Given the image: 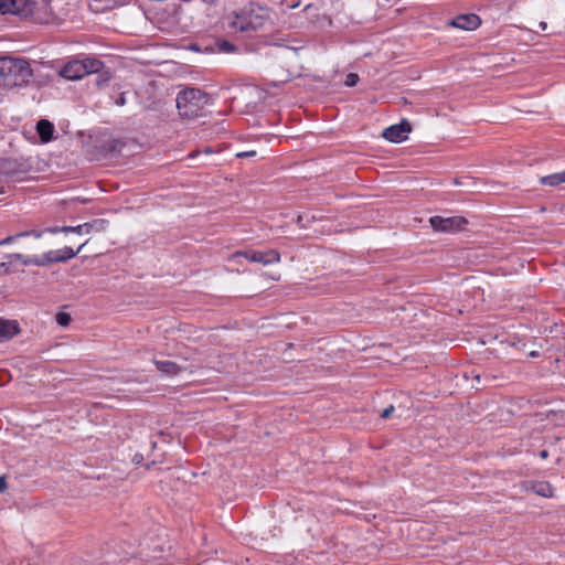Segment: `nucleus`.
<instances>
[{"label":"nucleus","instance_id":"nucleus-27","mask_svg":"<svg viewBox=\"0 0 565 565\" xmlns=\"http://www.w3.org/2000/svg\"><path fill=\"white\" fill-rule=\"evenodd\" d=\"M7 489H8L7 476L2 475V476H0V492H4Z\"/></svg>","mask_w":565,"mask_h":565},{"label":"nucleus","instance_id":"nucleus-33","mask_svg":"<svg viewBox=\"0 0 565 565\" xmlns=\"http://www.w3.org/2000/svg\"><path fill=\"white\" fill-rule=\"evenodd\" d=\"M296 222H297V224H298L299 226H301V227H302V226H305V225H303V216H302V215H298V217H297Z\"/></svg>","mask_w":565,"mask_h":565},{"label":"nucleus","instance_id":"nucleus-32","mask_svg":"<svg viewBox=\"0 0 565 565\" xmlns=\"http://www.w3.org/2000/svg\"><path fill=\"white\" fill-rule=\"evenodd\" d=\"M74 227L75 226H62L61 227V232H63V233H71V232L74 233Z\"/></svg>","mask_w":565,"mask_h":565},{"label":"nucleus","instance_id":"nucleus-24","mask_svg":"<svg viewBox=\"0 0 565 565\" xmlns=\"http://www.w3.org/2000/svg\"><path fill=\"white\" fill-rule=\"evenodd\" d=\"M359 75L355 74V73H349L345 77V82L344 84L348 86V87H352V86H355L358 83H359Z\"/></svg>","mask_w":565,"mask_h":565},{"label":"nucleus","instance_id":"nucleus-12","mask_svg":"<svg viewBox=\"0 0 565 565\" xmlns=\"http://www.w3.org/2000/svg\"><path fill=\"white\" fill-rule=\"evenodd\" d=\"M107 222L105 220H94L74 227V233L89 234L90 232H102L105 230Z\"/></svg>","mask_w":565,"mask_h":565},{"label":"nucleus","instance_id":"nucleus-7","mask_svg":"<svg viewBox=\"0 0 565 565\" xmlns=\"http://www.w3.org/2000/svg\"><path fill=\"white\" fill-rule=\"evenodd\" d=\"M411 131V124L406 119H403L399 124L385 128L382 132V137L391 142L398 143L406 140Z\"/></svg>","mask_w":565,"mask_h":565},{"label":"nucleus","instance_id":"nucleus-25","mask_svg":"<svg viewBox=\"0 0 565 565\" xmlns=\"http://www.w3.org/2000/svg\"><path fill=\"white\" fill-rule=\"evenodd\" d=\"M393 412H394V406H392V405L384 408L383 412L381 413V418H383V419L388 418Z\"/></svg>","mask_w":565,"mask_h":565},{"label":"nucleus","instance_id":"nucleus-3","mask_svg":"<svg viewBox=\"0 0 565 565\" xmlns=\"http://www.w3.org/2000/svg\"><path fill=\"white\" fill-rule=\"evenodd\" d=\"M19 9L18 15H21L24 19H30L35 23H49L53 19V12L49 0H25V3H21Z\"/></svg>","mask_w":565,"mask_h":565},{"label":"nucleus","instance_id":"nucleus-6","mask_svg":"<svg viewBox=\"0 0 565 565\" xmlns=\"http://www.w3.org/2000/svg\"><path fill=\"white\" fill-rule=\"evenodd\" d=\"M87 242L83 243L76 250L72 247H64L56 250H50L43 254L41 257V267L49 266L54 263H62L75 257L82 248L86 245Z\"/></svg>","mask_w":565,"mask_h":565},{"label":"nucleus","instance_id":"nucleus-36","mask_svg":"<svg viewBox=\"0 0 565 565\" xmlns=\"http://www.w3.org/2000/svg\"><path fill=\"white\" fill-rule=\"evenodd\" d=\"M200 151H192L191 153H189V158H195L196 156H199Z\"/></svg>","mask_w":565,"mask_h":565},{"label":"nucleus","instance_id":"nucleus-15","mask_svg":"<svg viewBox=\"0 0 565 565\" xmlns=\"http://www.w3.org/2000/svg\"><path fill=\"white\" fill-rule=\"evenodd\" d=\"M25 3V0H0V13L19 14V6Z\"/></svg>","mask_w":565,"mask_h":565},{"label":"nucleus","instance_id":"nucleus-17","mask_svg":"<svg viewBox=\"0 0 565 565\" xmlns=\"http://www.w3.org/2000/svg\"><path fill=\"white\" fill-rule=\"evenodd\" d=\"M83 66H85V71H87V75L90 73H97L103 67V62L95 57H86L82 60Z\"/></svg>","mask_w":565,"mask_h":565},{"label":"nucleus","instance_id":"nucleus-16","mask_svg":"<svg viewBox=\"0 0 565 565\" xmlns=\"http://www.w3.org/2000/svg\"><path fill=\"white\" fill-rule=\"evenodd\" d=\"M540 183L542 185L548 186H557L562 183H565V171L542 177L540 179Z\"/></svg>","mask_w":565,"mask_h":565},{"label":"nucleus","instance_id":"nucleus-29","mask_svg":"<svg viewBox=\"0 0 565 565\" xmlns=\"http://www.w3.org/2000/svg\"><path fill=\"white\" fill-rule=\"evenodd\" d=\"M9 271V266L7 262L0 263V276L7 274Z\"/></svg>","mask_w":565,"mask_h":565},{"label":"nucleus","instance_id":"nucleus-11","mask_svg":"<svg viewBox=\"0 0 565 565\" xmlns=\"http://www.w3.org/2000/svg\"><path fill=\"white\" fill-rule=\"evenodd\" d=\"M20 332L17 321L0 319V342L12 339Z\"/></svg>","mask_w":565,"mask_h":565},{"label":"nucleus","instance_id":"nucleus-18","mask_svg":"<svg viewBox=\"0 0 565 565\" xmlns=\"http://www.w3.org/2000/svg\"><path fill=\"white\" fill-rule=\"evenodd\" d=\"M237 256H244L252 263H260L265 265V259L263 258V252L259 250H246L236 254Z\"/></svg>","mask_w":565,"mask_h":565},{"label":"nucleus","instance_id":"nucleus-20","mask_svg":"<svg viewBox=\"0 0 565 565\" xmlns=\"http://www.w3.org/2000/svg\"><path fill=\"white\" fill-rule=\"evenodd\" d=\"M215 46L220 52L223 53H234L237 51V47L227 40H217L215 42Z\"/></svg>","mask_w":565,"mask_h":565},{"label":"nucleus","instance_id":"nucleus-30","mask_svg":"<svg viewBox=\"0 0 565 565\" xmlns=\"http://www.w3.org/2000/svg\"><path fill=\"white\" fill-rule=\"evenodd\" d=\"M95 2H98V3H105L104 8H109L111 6V3H115L116 0H94Z\"/></svg>","mask_w":565,"mask_h":565},{"label":"nucleus","instance_id":"nucleus-28","mask_svg":"<svg viewBox=\"0 0 565 565\" xmlns=\"http://www.w3.org/2000/svg\"><path fill=\"white\" fill-rule=\"evenodd\" d=\"M256 154V151L252 150V151H244V152H238L236 154L237 158H248V157H254Z\"/></svg>","mask_w":565,"mask_h":565},{"label":"nucleus","instance_id":"nucleus-35","mask_svg":"<svg viewBox=\"0 0 565 565\" xmlns=\"http://www.w3.org/2000/svg\"><path fill=\"white\" fill-rule=\"evenodd\" d=\"M116 104H117V105L122 106V105L125 104V98H124V96H120V97L117 99Z\"/></svg>","mask_w":565,"mask_h":565},{"label":"nucleus","instance_id":"nucleus-2","mask_svg":"<svg viewBox=\"0 0 565 565\" xmlns=\"http://www.w3.org/2000/svg\"><path fill=\"white\" fill-rule=\"evenodd\" d=\"M175 102L180 116L196 118L210 103V97L200 88L189 87L178 94Z\"/></svg>","mask_w":565,"mask_h":565},{"label":"nucleus","instance_id":"nucleus-1","mask_svg":"<svg viewBox=\"0 0 565 565\" xmlns=\"http://www.w3.org/2000/svg\"><path fill=\"white\" fill-rule=\"evenodd\" d=\"M33 77L29 60L24 57H0V85L9 88L26 86Z\"/></svg>","mask_w":565,"mask_h":565},{"label":"nucleus","instance_id":"nucleus-37","mask_svg":"<svg viewBox=\"0 0 565 565\" xmlns=\"http://www.w3.org/2000/svg\"><path fill=\"white\" fill-rule=\"evenodd\" d=\"M530 356L536 358V356H539V352L537 351H532V352H530Z\"/></svg>","mask_w":565,"mask_h":565},{"label":"nucleus","instance_id":"nucleus-14","mask_svg":"<svg viewBox=\"0 0 565 565\" xmlns=\"http://www.w3.org/2000/svg\"><path fill=\"white\" fill-rule=\"evenodd\" d=\"M6 258L9 260L8 263L18 260V262H21L25 266L35 265V266L41 267V257L40 256L29 257L21 253H14V254L7 255Z\"/></svg>","mask_w":565,"mask_h":565},{"label":"nucleus","instance_id":"nucleus-5","mask_svg":"<svg viewBox=\"0 0 565 565\" xmlns=\"http://www.w3.org/2000/svg\"><path fill=\"white\" fill-rule=\"evenodd\" d=\"M431 227L437 232H456L461 231L468 224V221L463 216H433L429 218Z\"/></svg>","mask_w":565,"mask_h":565},{"label":"nucleus","instance_id":"nucleus-21","mask_svg":"<svg viewBox=\"0 0 565 565\" xmlns=\"http://www.w3.org/2000/svg\"><path fill=\"white\" fill-rule=\"evenodd\" d=\"M263 258L265 259V265L275 264L280 262V254L276 249H269L263 252Z\"/></svg>","mask_w":565,"mask_h":565},{"label":"nucleus","instance_id":"nucleus-34","mask_svg":"<svg viewBox=\"0 0 565 565\" xmlns=\"http://www.w3.org/2000/svg\"><path fill=\"white\" fill-rule=\"evenodd\" d=\"M539 26H540V29H541L542 31H545V30L547 29V23H546V22H544V21H542V22H540V23H539Z\"/></svg>","mask_w":565,"mask_h":565},{"label":"nucleus","instance_id":"nucleus-26","mask_svg":"<svg viewBox=\"0 0 565 565\" xmlns=\"http://www.w3.org/2000/svg\"><path fill=\"white\" fill-rule=\"evenodd\" d=\"M20 236L17 235H11V236H8L6 237L4 239L0 241V246H3V245H8L12 242H14L17 238H19Z\"/></svg>","mask_w":565,"mask_h":565},{"label":"nucleus","instance_id":"nucleus-13","mask_svg":"<svg viewBox=\"0 0 565 565\" xmlns=\"http://www.w3.org/2000/svg\"><path fill=\"white\" fill-rule=\"evenodd\" d=\"M54 130V125L47 119H41L36 124V131L42 142L51 141L53 138Z\"/></svg>","mask_w":565,"mask_h":565},{"label":"nucleus","instance_id":"nucleus-10","mask_svg":"<svg viewBox=\"0 0 565 565\" xmlns=\"http://www.w3.org/2000/svg\"><path fill=\"white\" fill-rule=\"evenodd\" d=\"M153 363L157 370L167 376H175L184 370L182 366L170 360L153 359Z\"/></svg>","mask_w":565,"mask_h":565},{"label":"nucleus","instance_id":"nucleus-4","mask_svg":"<svg viewBox=\"0 0 565 565\" xmlns=\"http://www.w3.org/2000/svg\"><path fill=\"white\" fill-rule=\"evenodd\" d=\"M227 20V28L234 32H252L263 25L262 19L258 15H254L252 10H243L239 13L234 12Z\"/></svg>","mask_w":565,"mask_h":565},{"label":"nucleus","instance_id":"nucleus-22","mask_svg":"<svg viewBox=\"0 0 565 565\" xmlns=\"http://www.w3.org/2000/svg\"><path fill=\"white\" fill-rule=\"evenodd\" d=\"M43 234H45V230H31V231L18 233V236H22V237L33 236L35 238H40V237H42Z\"/></svg>","mask_w":565,"mask_h":565},{"label":"nucleus","instance_id":"nucleus-38","mask_svg":"<svg viewBox=\"0 0 565 565\" xmlns=\"http://www.w3.org/2000/svg\"><path fill=\"white\" fill-rule=\"evenodd\" d=\"M540 455H541L542 458H546L547 457V451L546 450H542Z\"/></svg>","mask_w":565,"mask_h":565},{"label":"nucleus","instance_id":"nucleus-8","mask_svg":"<svg viewBox=\"0 0 565 565\" xmlns=\"http://www.w3.org/2000/svg\"><path fill=\"white\" fill-rule=\"evenodd\" d=\"M448 24L457 29L473 31L480 26L481 19L475 13H465L455 17L448 22Z\"/></svg>","mask_w":565,"mask_h":565},{"label":"nucleus","instance_id":"nucleus-19","mask_svg":"<svg viewBox=\"0 0 565 565\" xmlns=\"http://www.w3.org/2000/svg\"><path fill=\"white\" fill-rule=\"evenodd\" d=\"M533 490L536 494L548 498L553 495V489L552 487L546 482H539L533 486Z\"/></svg>","mask_w":565,"mask_h":565},{"label":"nucleus","instance_id":"nucleus-31","mask_svg":"<svg viewBox=\"0 0 565 565\" xmlns=\"http://www.w3.org/2000/svg\"><path fill=\"white\" fill-rule=\"evenodd\" d=\"M45 230V233H52V234H56V233H60L61 232V227L58 226H55V227H46L44 228Z\"/></svg>","mask_w":565,"mask_h":565},{"label":"nucleus","instance_id":"nucleus-39","mask_svg":"<svg viewBox=\"0 0 565 565\" xmlns=\"http://www.w3.org/2000/svg\"><path fill=\"white\" fill-rule=\"evenodd\" d=\"M204 152H205V153H211V152H212V150H211V148H206V149L204 150Z\"/></svg>","mask_w":565,"mask_h":565},{"label":"nucleus","instance_id":"nucleus-9","mask_svg":"<svg viewBox=\"0 0 565 565\" xmlns=\"http://www.w3.org/2000/svg\"><path fill=\"white\" fill-rule=\"evenodd\" d=\"M61 76L66 79H79L87 75L85 66H83L82 60L70 61L60 72Z\"/></svg>","mask_w":565,"mask_h":565},{"label":"nucleus","instance_id":"nucleus-23","mask_svg":"<svg viewBox=\"0 0 565 565\" xmlns=\"http://www.w3.org/2000/svg\"><path fill=\"white\" fill-rule=\"evenodd\" d=\"M56 321L60 326L66 327V326H68V323L71 321V316L65 312H60L56 315Z\"/></svg>","mask_w":565,"mask_h":565}]
</instances>
